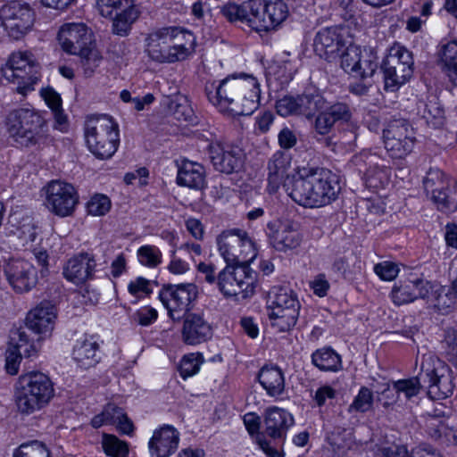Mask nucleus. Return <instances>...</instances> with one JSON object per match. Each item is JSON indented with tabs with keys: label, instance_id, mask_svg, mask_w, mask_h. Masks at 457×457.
Wrapping results in <instances>:
<instances>
[{
	"label": "nucleus",
	"instance_id": "obj_1",
	"mask_svg": "<svg viewBox=\"0 0 457 457\" xmlns=\"http://www.w3.org/2000/svg\"><path fill=\"white\" fill-rule=\"evenodd\" d=\"M205 93L220 112L235 116L251 115L260 105V83L253 75L241 73L228 76L218 85L206 84Z\"/></svg>",
	"mask_w": 457,
	"mask_h": 457
},
{
	"label": "nucleus",
	"instance_id": "obj_2",
	"mask_svg": "<svg viewBox=\"0 0 457 457\" xmlns=\"http://www.w3.org/2000/svg\"><path fill=\"white\" fill-rule=\"evenodd\" d=\"M287 193L299 205L306 208L326 206L337 199L341 191L339 178L331 170L310 169L292 179Z\"/></svg>",
	"mask_w": 457,
	"mask_h": 457
},
{
	"label": "nucleus",
	"instance_id": "obj_3",
	"mask_svg": "<svg viewBox=\"0 0 457 457\" xmlns=\"http://www.w3.org/2000/svg\"><path fill=\"white\" fill-rule=\"evenodd\" d=\"M420 370L415 378L394 382L395 392L397 395L403 393L407 399H411L420 393L422 386H427L431 399H445L452 395L453 385L449 368L444 361L432 354H425Z\"/></svg>",
	"mask_w": 457,
	"mask_h": 457
},
{
	"label": "nucleus",
	"instance_id": "obj_4",
	"mask_svg": "<svg viewBox=\"0 0 457 457\" xmlns=\"http://www.w3.org/2000/svg\"><path fill=\"white\" fill-rule=\"evenodd\" d=\"M149 57L158 62L186 60L195 49V37L190 30H154L147 37Z\"/></svg>",
	"mask_w": 457,
	"mask_h": 457
},
{
	"label": "nucleus",
	"instance_id": "obj_5",
	"mask_svg": "<svg viewBox=\"0 0 457 457\" xmlns=\"http://www.w3.org/2000/svg\"><path fill=\"white\" fill-rule=\"evenodd\" d=\"M54 395L50 378L39 371L19 377L15 387V401L20 412L31 414L46 406Z\"/></svg>",
	"mask_w": 457,
	"mask_h": 457
},
{
	"label": "nucleus",
	"instance_id": "obj_6",
	"mask_svg": "<svg viewBox=\"0 0 457 457\" xmlns=\"http://www.w3.org/2000/svg\"><path fill=\"white\" fill-rule=\"evenodd\" d=\"M10 137L21 146H33L46 142L49 128L46 119L37 111L21 108L11 112L7 117Z\"/></svg>",
	"mask_w": 457,
	"mask_h": 457
},
{
	"label": "nucleus",
	"instance_id": "obj_7",
	"mask_svg": "<svg viewBox=\"0 0 457 457\" xmlns=\"http://www.w3.org/2000/svg\"><path fill=\"white\" fill-rule=\"evenodd\" d=\"M88 150L98 159H109L118 149V125L106 115L89 117L84 127Z\"/></svg>",
	"mask_w": 457,
	"mask_h": 457
},
{
	"label": "nucleus",
	"instance_id": "obj_8",
	"mask_svg": "<svg viewBox=\"0 0 457 457\" xmlns=\"http://www.w3.org/2000/svg\"><path fill=\"white\" fill-rule=\"evenodd\" d=\"M267 308L272 327L285 332L296 324L301 304L294 290L288 287H274L269 292Z\"/></svg>",
	"mask_w": 457,
	"mask_h": 457
},
{
	"label": "nucleus",
	"instance_id": "obj_9",
	"mask_svg": "<svg viewBox=\"0 0 457 457\" xmlns=\"http://www.w3.org/2000/svg\"><path fill=\"white\" fill-rule=\"evenodd\" d=\"M217 245L227 264L249 265L257 255L253 242L240 229L222 232L217 237Z\"/></svg>",
	"mask_w": 457,
	"mask_h": 457
},
{
	"label": "nucleus",
	"instance_id": "obj_10",
	"mask_svg": "<svg viewBox=\"0 0 457 457\" xmlns=\"http://www.w3.org/2000/svg\"><path fill=\"white\" fill-rule=\"evenodd\" d=\"M254 281V273L249 265L227 264L217 274V287L226 298L249 297L253 294Z\"/></svg>",
	"mask_w": 457,
	"mask_h": 457
},
{
	"label": "nucleus",
	"instance_id": "obj_11",
	"mask_svg": "<svg viewBox=\"0 0 457 457\" xmlns=\"http://www.w3.org/2000/svg\"><path fill=\"white\" fill-rule=\"evenodd\" d=\"M38 63L32 59V55L27 52L13 53L3 67L4 77L13 83L18 84L19 93L25 95L32 90L33 86L39 79Z\"/></svg>",
	"mask_w": 457,
	"mask_h": 457
},
{
	"label": "nucleus",
	"instance_id": "obj_12",
	"mask_svg": "<svg viewBox=\"0 0 457 457\" xmlns=\"http://www.w3.org/2000/svg\"><path fill=\"white\" fill-rule=\"evenodd\" d=\"M198 295L197 287L193 283L164 285L159 292V299L173 320H179L192 308Z\"/></svg>",
	"mask_w": 457,
	"mask_h": 457
},
{
	"label": "nucleus",
	"instance_id": "obj_13",
	"mask_svg": "<svg viewBox=\"0 0 457 457\" xmlns=\"http://www.w3.org/2000/svg\"><path fill=\"white\" fill-rule=\"evenodd\" d=\"M385 148L393 158H403L414 146L416 137L413 128L404 119L390 120L383 130Z\"/></svg>",
	"mask_w": 457,
	"mask_h": 457
},
{
	"label": "nucleus",
	"instance_id": "obj_14",
	"mask_svg": "<svg viewBox=\"0 0 457 457\" xmlns=\"http://www.w3.org/2000/svg\"><path fill=\"white\" fill-rule=\"evenodd\" d=\"M78 203L79 195L71 184L52 180L46 187V205L55 215L71 216Z\"/></svg>",
	"mask_w": 457,
	"mask_h": 457
},
{
	"label": "nucleus",
	"instance_id": "obj_15",
	"mask_svg": "<svg viewBox=\"0 0 457 457\" xmlns=\"http://www.w3.org/2000/svg\"><path fill=\"white\" fill-rule=\"evenodd\" d=\"M383 162L380 156L370 151H363L353 158L359 171L364 172L366 186L374 190L384 188L390 179L391 170Z\"/></svg>",
	"mask_w": 457,
	"mask_h": 457
},
{
	"label": "nucleus",
	"instance_id": "obj_16",
	"mask_svg": "<svg viewBox=\"0 0 457 457\" xmlns=\"http://www.w3.org/2000/svg\"><path fill=\"white\" fill-rule=\"evenodd\" d=\"M266 235L270 245L278 252L286 253L297 248L302 236L291 220H275L267 224Z\"/></svg>",
	"mask_w": 457,
	"mask_h": 457
},
{
	"label": "nucleus",
	"instance_id": "obj_17",
	"mask_svg": "<svg viewBox=\"0 0 457 457\" xmlns=\"http://www.w3.org/2000/svg\"><path fill=\"white\" fill-rule=\"evenodd\" d=\"M96 5L100 14L112 19L116 28L131 26L140 14L133 0H97Z\"/></svg>",
	"mask_w": 457,
	"mask_h": 457
},
{
	"label": "nucleus",
	"instance_id": "obj_18",
	"mask_svg": "<svg viewBox=\"0 0 457 457\" xmlns=\"http://www.w3.org/2000/svg\"><path fill=\"white\" fill-rule=\"evenodd\" d=\"M208 154L215 170L231 174L242 165V152L239 148L212 142L208 145Z\"/></svg>",
	"mask_w": 457,
	"mask_h": 457
},
{
	"label": "nucleus",
	"instance_id": "obj_19",
	"mask_svg": "<svg viewBox=\"0 0 457 457\" xmlns=\"http://www.w3.org/2000/svg\"><path fill=\"white\" fill-rule=\"evenodd\" d=\"M5 275L12 288L19 292H28L37 282L35 267L28 261L16 259L10 261L4 270Z\"/></svg>",
	"mask_w": 457,
	"mask_h": 457
},
{
	"label": "nucleus",
	"instance_id": "obj_20",
	"mask_svg": "<svg viewBox=\"0 0 457 457\" xmlns=\"http://www.w3.org/2000/svg\"><path fill=\"white\" fill-rule=\"evenodd\" d=\"M291 166V160L288 154L283 151H277L268 162V190L275 193L283 186L287 190V185L292 186V179L289 178L288 170Z\"/></svg>",
	"mask_w": 457,
	"mask_h": 457
},
{
	"label": "nucleus",
	"instance_id": "obj_21",
	"mask_svg": "<svg viewBox=\"0 0 457 457\" xmlns=\"http://www.w3.org/2000/svg\"><path fill=\"white\" fill-rule=\"evenodd\" d=\"M56 318V306L49 301H43L29 312L26 325L36 334L47 336L53 331Z\"/></svg>",
	"mask_w": 457,
	"mask_h": 457
},
{
	"label": "nucleus",
	"instance_id": "obj_22",
	"mask_svg": "<svg viewBox=\"0 0 457 457\" xmlns=\"http://www.w3.org/2000/svg\"><path fill=\"white\" fill-rule=\"evenodd\" d=\"M179 442V431L170 425H164L154 430L149 441L152 457H169L178 448Z\"/></svg>",
	"mask_w": 457,
	"mask_h": 457
},
{
	"label": "nucleus",
	"instance_id": "obj_23",
	"mask_svg": "<svg viewBox=\"0 0 457 457\" xmlns=\"http://www.w3.org/2000/svg\"><path fill=\"white\" fill-rule=\"evenodd\" d=\"M96 265V260L91 254L80 253L66 262L62 274L67 280L80 285L93 278Z\"/></svg>",
	"mask_w": 457,
	"mask_h": 457
},
{
	"label": "nucleus",
	"instance_id": "obj_24",
	"mask_svg": "<svg viewBox=\"0 0 457 457\" xmlns=\"http://www.w3.org/2000/svg\"><path fill=\"white\" fill-rule=\"evenodd\" d=\"M427 195H431L432 201L443 212L445 200L452 189L450 179L438 169H430L423 179Z\"/></svg>",
	"mask_w": 457,
	"mask_h": 457
},
{
	"label": "nucleus",
	"instance_id": "obj_25",
	"mask_svg": "<svg viewBox=\"0 0 457 457\" xmlns=\"http://www.w3.org/2000/svg\"><path fill=\"white\" fill-rule=\"evenodd\" d=\"M263 422L266 435L273 439H282L293 426L294 418L285 409L273 406L266 409Z\"/></svg>",
	"mask_w": 457,
	"mask_h": 457
},
{
	"label": "nucleus",
	"instance_id": "obj_26",
	"mask_svg": "<svg viewBox=\"0 0 457 457\" xmlns=\"http://www.w3.org/2000/svg\"><path fill=\"white\" fill-rule=\"evenodd\" d=\"M429 289L428 282L422 279L406 280L393 287L391 298L396 305L409 303L428 297Z\"/></svg>",
	"mask_w": 457,
	"mask_h": 457
},
{
	"label": "nucleus",
	"instance_id": "obj_27",
	"mask_svg": "<svg viewBox=\"0 0 457 457\" xmlns=\"http://www.w3.org/2000/svg\"><path fill=\"white\" fill-rule=\"evenodd\" d=\"M0 15L6 29H31L35 21V13L29 5L16 3L4 6Z\"/></svg>",
	"mask_w": 457,
	"mask_h": 457
},
{
	"label": "nucleus",
	"instance_id": "obj_28",
	"mask_svg": "<svg viewBox=\"0 0 457 457\" xmlns=\"http://www.w3.org/2000/svg\"><path fill=\"white\" fill-rule=\"evenodd\" d=\"M313 46L317 54L331 62L338 56L345 42L337 30H319Z\"/></svg>",
	"mask_w": 457,
	"mask_h": 457
},
{
	"label": "nucleus",
	"instance_id": "obj_29",
	"mask_svg": "<svg viewBox=\"0 0 457 457\" xmlns=\"http://www.w3.org/2000/svg\"><path fill=\"white\" fill-rule=\"evenodd\" d=\"M182 337L185 343L197 345L212 337V328L200 315L190 313L185 317Z\"/></svg>",
	"mask_w": 457,
	"mask_h": 457
},
{
	"label": "nucleus",
	"instance_id": "obj_30",
	"mask_svg": "<svg viewBox=\"0 0 457 457\" xmlns=\"http://www.w3.org/2000/svg\"><path fill=\"white\" fill-rule=\"evenodd\" d=\"M177 182L192 189H203L206 185L204 167L195 162L183 161L178 171Z\"/></svg>",
	"mask_w": 457,
	"mask_h": 457
},
{
	"label": "nucleus",
	"instance_id": "obj_31",
	"mask_svg": "<svg viewBox=\"0 0 457 457\" xmlns=\"http://www.w3.org/2000/svg\"><path fill=\"white\" fill-rule=\"evenodd\" d=\"M395 59L385 60L382 64L385 89L395 92L405 84L412 76V70L398 65Z\"/></svg>",
	"mask_w": 457,
	"mask_h": 457
},
{
	"label": "nucleus",
	"instance_id": "obj_32",
	"mask_svg": "<svg viewBox=\"0 0 457 457\" xmlns=\"http://www.w3.org/2000/svg\"><path fill=\"white\" fill-rule=\"evenodd\" d=\"M98 344L93 338L77 340L73 347V360L82 368L87 369L98 362Z\"/></svg>",
	"mask_w": 457,
	"mask_h": 457
},
{
	"label": "nucleus",
	"instance_id": "obj_33",
	"mask_svg": "<svg viewBox=\"0 0 457 457\" xmlns=\"http://www.w3.org/2000/svg\"><path fill=\"white\" fill-rule=\"evenodd\" d=\"M439 65L453 85L457 86V39L443 44L438 51Z\"/></svg>",
	"mask_w": 457,
	"mask_h": 457
},
{
	"label": "nucleus",
	"instance_id": "obj_34",
	"mask_svg": "<svg viewBox=\"0 0 457 457\" xmlns=\"http://www.w3.org/2000/svg\"><path fill=\"white\" fill-rule=\"evenodd\" d=\"M258 379L270 396H278L285 389L284 375L278 367H263L259 372Z\"/></svg>",
	"mask_w": 457,
	"mask_h": 457
},
{
	"label": "nucleus",
	"instance_id": "obj_35",
	"mask_svg": "<svg viewBox=\"0 0 457 457\" xmlns=\"http://www.w3.org/2000/svg\"><path fill=\"white\" fill-rule=\"evenodd\" d=\"M244 424L251 436L255 435L256 443L268 457H283L282 453L272 447L259 432L261 420L258 415L252 412L246 413L244 416Z\"/></svg>",
	"mask_w": 457,
	"mask_h": 457
},
{
	"label": "nucleus",
	"instance_id": "obj_36",
	"mask_svg": "<svg viewBox=\"0 0 457 457\" xmlns=\"http://www.w3.org/2000/svg\"><path fill=\"white\" fill-rule=\"evenodd\" d=\"M378 60L377 52L373 48H361L360 61H358L354 77L361 79L371 77L378 67Z\"/></svg>",
	"mask_w": 457,
	"mask_h": 457
},
{
	"label": "nucleus",
	"instance_id": "obj_37",
	"mask_svg": "<svg viewBox=\"0 0 457 457\" xmlns=\"http://www.w3.org/2000/svg\"><path fill=\"white\" fill-rule=\"evenodd\" d=\"M327 440L332 451L338 456L343 455L353 444L352 432L342 428H335L328 434Z\"/></svg>",
	"mask_w": 457,
	"mask_h": 457
},
{
	"label": "nucleus",
	"instance_id": "obj_38",
	"mask_svg": "<svg viewBox=\"0 0 457 457\" xmlns=\"http://www.w3.org/2000/svg\"><path fill=\"white\" fill-rule=\"evenodd\" d=\"M420 112L428 126L434 129H440L444 126L445 111L436 99L433 98L422 104V109L420 108Z\"/></svg>",
	"mask_w": 457,
	"mask_h": 457
},
{
	"label": "nucleus",
	"instance_id": "obj_39",
	"mask_svg": "<svg viewBox=\"0 0 457 457\" xmlns=\"http://www.w3.org/2000/svg\"><path fill=\"white\" fill-rule=\"evenodd\" d=\"M169 112L178 120H191L194 111L189 104L187 97L184 95H176L168 99Z\"/></svg>",
	"mask_w": 457,
	"mask_h": 457
},
{
	"label": "nucleus",
	"instance_id": "obj_40",
	"mask_svg": "<svg viewBox=\"0 0 457 457\" xmlns=\"http://www.w3.org/2000/svg\"><path fill=\"white\" fill-rule=\"evenodd\" d=\"M300 115L308 118L325 109L326 100L319 93H304L298 96Z\"/></svg>",
	"mask_w": 457,
	"mask_h": 457
},
{
	"label": "nucleus",
	"instance_id": "obj_41",
	"mask_svg": "<svg viewBox=\"0 0 457 457\" xmlns=\"http://www.w3.org/2000/svg\"><path fill=\"white\" fill-rule=\"evenodd\" d=\"M312 363L321 370H337L341 365L340 356L330 348L319 349L312 355Z\"/></svg>",
	"mask_w": 457,
	"mask_h": 457
},
{
	"label": "nucleus",
	"instance_id": "obj_42",
	"mask_svg": "<svg viewBox=\"0 0 457 457\" xmlns=\"http://www.w3.org/2000/svg\"><path fill=\"white\" fill-rule=\"evenodd\" d=\"M428 430L430 436L436 440H442L446 444H457V430L442 420H431Z\"/></svg>",
	"mask_w": 457,
	"mask_h": 457
},
{
	"label": "nucleus",
	"instance_id": "obj_43",
	"mask_svg": "<svg viewBox=\"0 0 457 457\" xmlns=\"http://www.w3.org/2000/svg\"><path fill=\"white\" fill-rule=\"evenodd\" d=\"M102 447L105 454L110 457H128L129 454L128 444L113 435L104 434Z\"/></svg>",
	"mask_w": 457,
	"mask_h": 457
},
{
	"label": "nucleus",
	"instance_id": "obj_44",
	"mask_svg": "<svg viewBox=\"0 0 457 457\" xmlns=\"http://www.w3.org/2000/svg\"><path fill=\"white\" fill-rule=\"evenodd\" d=\"M137 257L141 265L153 269L162 263V253L156 245H145L137 249Z\"/></svg>",
	"mask_w": 457,
	"mask_h": 457
},
{
	"label": "nucleus",
	"instance_id": "obj_45",
	"mask_svg": "<svg viewBox=\"0 0 457 457\" xmlns=\"http://www.w3.org/2000/svg\"><path fill=\"white\" fill-rule=\"evenodd\" d=\"M123 417V410L113 403H108L104 411L96 415L91 425L94 428H100L103 425H115L117 420Z\"/></svg>",
	"mask_w": 457,
	"mask_h": 457
},
{
	"label": "nucleus",
	"instance_id": "obj_46",
	"mask_svg": "<svg viewBox=\"0 0 457 457\" xmlns=\"http://www.w3.org/2000/svg\"><path fill=\"white\" fill-rule=\"evenodd\" d=\"M265 14L269 17L270 23L276 27L287 19L288 9L281 0H270L265 4Z\"/></svg>",
	"mask_w": 457,
	"mask_h": 457
},
{
	"label": "nucleus",
	"instance_id": "obj_47",
	"mask_svg": "<svg viewBox=\"0 0 457 457\" xmlns=\"http://www.w3.org/2000/svg\"><path fill=\"white\" fill-rule=\"evenodd\" d=\"M13 457H50V453L43 443L35 440L21 445Z\"/></svg>",
	"mask_w": 457,
	"mask_h": 457
},
{
	"label": "nucleus",
	"instance_id": "obj_48",
	"mask_svg": "<svg viewBox=\"0 0 457 457\" xmlns=\"http://www.w3.org/2000/svg\"><path fill=\"white\" fill-rule=\"evenodd\" d=\"M361 48L355 45H350L341 54V67L354 76L358 61H360Z\"/></svg>",
	"mask_w": 457,
	"mask_h": 457
},
{
	"label": "nucleus",
	"instance_id": "obj_49",
	"mask_svg": "<svg viewBox=\"0 0 457 457\" xmlns=\"http://www.w3.org/2000/svg\"><path fill=\"white\" fill-rule=\"evenodd\" d=\"M372 405H373L372 391L366 386H362V387H361L358 395L354 397L353 403L349 406V411L366 412L372 408Z\"/></svg>",
	"mask_w": 457,
	"mask_h": 457
},
{
	"label": "nucleus",
	"instance_id": "obj_50",
	"mask_svg": "<svg viewBox=\"0 0 457 457\" xmlns=\"http://www.w3.org/2000/svg\"><path fill=\"white\" fill-rule=\"evenodd\" d=\"M264 0H249L244 3L245 16H246V24L253 27L256 20H260L262 13H265Z\"/></svg>",
	"mask_w": 457,
	"mask_h": 457
},
{
	"label": "nucleus",
	"instance_id": "obj_51",
	"mask_svg": "<svg viewBox=\"0 0 457 457\" xmlns=\"http://www.w3.org/2000/svg\"><path fill=\"white\" fill-rule=\"evenodd\" d=\"M81 58V62L85 70V73L90 76L95 69L99 66L102 56L100 52L96 46L89 47V49L82 50V53L79 54Z\"/></svg>",
	"mask_w": 457,
	"mask_h": 457
},
{
	"label": "nucleus",
	"instance_id": "obj_52",
	"mask_svg": "<svg viewBox=\"0 0 457 457\" xmlns=\"http://www.w3.org/2000/svg\"><path fill=\"white\" fill-rule=\"evenodd\" d=\"M298 96H286L276 103L277 112L283 117L297 114L300 115Z\"/></svg>",
	"mask_w": 457,
	"mask_h": 457
},
{
	"label": "nucleus",
	"instance_id": "obj_53",
	"mask_svg": "<svg viewBox=\"0 0 457 457\" xmlns=\"http://www.w3.org/2000/svg\"><path fill=\"white\" fill-rule=\"evenodd\" d=\"M395 59L398 62V65L402 67H405L406 69L413 71V57L411 52L406 49L404 46H394L389 55L386 58V60Z\"/></svg>",
	"mask_w": 457,
	"mask_h": 457
},
{
	"label": "nucleus",
	"instance_id": "obj_54",
	"mask_svg": "<svg viewBox=\"0 0 457 457\" xmlns=\"http://www.w3.org/2000/svg\"><path fill=\"white\" fill-rule=\"evenodd\" d=\"M111 208V201L106 195H96L87 203L88 213L95 216L106 214Z\"/></svg>",
	"mask_w": 457,
	"mask_h": 457
},
{
	"label": "nucleus",
	"instance_id": "obj_55",
	"mask_svg": "<svg viewBox=\"0 0 457 457\" xmlns=\"http://www.w3.org/2000/svg\"><path fill=\"white\" fill-rule=\"evenodd\" d=\"M128 291L136 298H143L152 293V282L143 277H137L129 283Z\"/></svg>",
	"mask_w": 457,
	"mask_h": 457
},
{
	"label": "nucleus",
	"instance_id": "obj_56",
	"mask_svg": "<svg viewBox=\"0 0 457 457\" xmlns=\"http://www.w3.org/2000/svg\"><path fill=\"white\" fill-rule=\"evenodd\" d=\"M448 361L457 366V328H448L444 339Z\"/></svg>",
	"mask_w": 457,
	"mask_h": 457
},
{
	"label": "nucleus",
	"instance_id": "obj_57",
	"mask_svg": "<svg viewBox=\"0 0 457 457\" xmlns=\"http://www.w3.org/2000/svg\"><path fill=\"white\" fill-rule=\"evenodd\" d=\"M199 354L185 355L180 361L179 371L183 378H187L198 372L200 368Z\"/></svg>",
	"mask_w": 457,
	"mask_h": 457
},
{
	"label": "nucleus",
	"instance_id": "obj_58",
	"mask_svg": "<svg viewBox=\"0 0 457 457\" xmlns=\"http://www.w3.org/2000/svg\"><path fill=\"white\" fill-rule=\"evenodd\" d=\"M399 270L398 266L391 262H382L374 266L375 273L383 280L391 281L395 279Z\"/></svg>",
	"mask_w": 457,
	"mask_h": 457
},
{
	"label": "nucleus",
	"instance_id": "obj_59",
	"mask_svg": "<svg viewBox=\"0 0 457 457\" xmlns=\"http://www.w3.org/2000/svg\"><path fill=\"white\" fill-rule=\"evenodd\" d=\"M77 38H75L76 54H80L82 50L96 46V41L92 30H75Z\"/></svg>",
	"mask_w": 457,
	"mask_h": 457
},
{
	"label": "nucleus",
	"instance_id": "obj_60",
	"mask_svg": "<svg viewBox=\"0 0 457 457\" xmlns=\"http://www.w3.org/2000/svg\"><path fill=\"white\" fill-rule=\"evenodd\" d=\"M18 340L13 344L19 353L23 357H31L37 352L36 345L33 343H29V337L24 331H19Z\"/></svg>",
	"mask_w": 457,
	"mask_h": 457
},
{
	"label": "nucleus",
	"instance_id": "obj_61",
	"mask_svg": "<svg viewBox=\"0 0 457 457\" xmlns=\"http://www.w3.org/2000/svg\"><path fill=\"white\" fill-rule=\"evenodd\" d=\"M157 318V311L151 306L141 307L133 314L134 320L141 326H149L153 324Z\"/></svg>",
	"mask_w": 457,
	"mask_h": 457
},
{
	"label": "nucleus",
	"instance_id": "obj_62",
	"mask_svg": "<svg viewBox=\"0 0 457 457\" xmlns=\"http://www.w3.org/2000/svg\"><path fill=\"white\" fill-rule=\"evenodd\" d=\"M222 15L229 21H241L246 23V16H245L244 5L236 4H227L221 8Z\"/></svg>",
	"mask_w": 457,
	"mask_h": 457
},
{
	"label": "nucleus",
	"instance_id": "obj_63",
	"mask_svg": "<svg viewBox=\"0 0 457 457\" xmlns=\"http://www.w3.org/2000/svg\"><path fill=\"white\" fill-rule=\"evenodd\" d=\"M22 356L17 348L12 344L6 351L5 369L11 375H16L19 371V366Z\"/></svg>",
	"mask_w": 457,
	"mask_h": 457
},
{
	"label": "nucleus",
	"instance_id": "obj_64",
	"mask_svg": "<svg viewBox=\"0 0 457 457\" xmlns=\"http://www.w3.org/2000/svg\"><path fill=\"white\" fill-rule=\"evenodd\" d=\"M325 109L335 121H347L352 116L349 106L345 103H336L328 108L325 106Z\"/></svg>",
	"mask_w": 457,
	"mask_h": 457
}]
</instances>
